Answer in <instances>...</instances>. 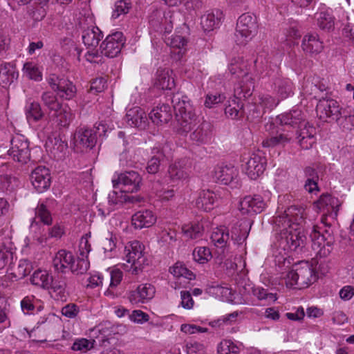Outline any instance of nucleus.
I'll use <instances>...</instances> for the list:
<instances>
[{
  "mask_svg": "<svg viewBox=\"0 0 354 354\" xmlns=\"http://www.w3.org/2000/svg\"><path fill=\"white\" fill-rule=\"evenodd\" d=\"M266 160L259 153H252L246 162L245 173L252 180L259 178L266 169Z\"/></svg>",
  "mask_w": 354,
  "mask_h": 354,
  "instance_id": "16",
  "label": "nucleus"
},
{
  "mask_svg": "<svg viewBox=\"0 0 354 354\" xmlns=\"http://www.w3.org/2000/svg\"><path fill=\"white\" fill-rule=\"evenodd\" d=\"M90 266L88 257L79 255L77 259L73 257L70 270L75 274H83L87 272Z\"/></svg>",
  "mask_w": 354,
  "mask_h": 354,
  "instance_id": "47",
  "label": "nucleus"
},
{
  "mask_svg": "<svg viewBox=\"0 0 354 354\" xmlns=\"http://www.w3.org/2000/svg\"><path fill=\"white\" fill-rule=\"evenodd\" d=\"M165 158L162 148L154 147L151 149V157L147 162L146 170L149 174H156L158 172L161 162Z\"/></svg>",
  "mask_w": 354,
  "mask_h": 354,
  "instance_id": "31",
  "label": "nucleus"
},
{
  "mask_svg": "<svg viewBox=\"0 0 354 354\" xmlns=\"http://www.w3.org/2000/svg\"><path fill=\"white\" fill-rule=\"evenodd\" d=\"M342 115L338 117V120H335L339 126L346 130H352L354 129V115L348 114L344 109Z\"/></svg>",
  "mask_w": 354,
  "mask_h": 354,
  "instance_id": "55",
  "label": "nucleus"
},
{
  "mask_svg": "<svg viewBox=\"0 0 354 354\" xmlns=\"http://www.w3.org/2000/svg\"><path fill=\"white\" fill-rule=\"evenodd\" d=\"M164 12L161 10H154L149 16V23L156 31H162Z\"/></svg>",
  "mask_w": 354,
  "mask_h": 354,
  "instance_id": "53",
  "label": "nucleus"
},
{
  "mask_svg": "<svg viewBox=\"0 0 354 354\" xmlns=\"http://www.w3.org/2000/svg\"><path fill=\"white\" fill-rule=\"evenodd\" d=\"M49 201L46 200L39 203L35 208V218L43 223L44 225H50L52 224V216L50 211L48 209Z\"/></svg>",
  "mask_w": 354,
  "mask_h": 354,
  "instance_id": "43",
  "label": "nucleus"
},
{
  "mask_svg": "<svg viewBox=\"0 0 354 354\" xmlns=\"http://www.w3.org/2000/svg\"><path fill=\"white\" fill-rule=\"evenodd\" d=\"M32 268L31 262L27 259H21L17 266H10L12 271L11 274L17 279H23L29 274Z\"/></svg>",
  "mask_w": 354,
  "mask_h": 354,
  "instance_id": "44",
  "label": "nucleus"
},
{
  "mask_svg": "<svg viewBox=\"0 0 354 354\" xmlns=\"http://www.w3.org/2000/svg\"><path fill=\"white\" fill-rule=\"evenodd\" d=\"M18 77L15 68L10 63L0 65V84L6 87L11 84Z\"/></svg>",
  "mask_w": 354,
  "mask_h": 354,
  "instance_id": "35",
  "label": "nucleus"
},
{
  "mask_svg": "<svg viewBox=\"0 0 354 354\" xmlns=\"http://www.w3.org/2000/svg\"><path fill=\"white\" fill-rule=\"evenodd\" d=\"M171 118V109L169 105L166 104H159L149 113V118L157 125L167 123Z\"/></svg>",
  "mask_w": 354,
  "mask_h": 354,
  "instance_id": "25",
  "label": "nucleus"
},
{
  "mask_svg": "<svg viewBox=\"0 0 354 354\" xmlns=\"http://www.w3.org/2000/svg\"><path fill=\"white\" fill-rule=\"evenodd\" d=\"M144 246L138 241H134L125 246V258L127 263H131L130 271L133 274L141 272L147 263V259L143 253Z\"/></svg>",
  "mask_w": 354,
  "mask_h": 354,
  "instance_id": "6",
  "label": "nucleus"
},
{
  "mask_svg": "<svg viewBox=\"0 0 354 354\" xmlns=\"http://www.w3.org/2000/svg\"><path fill=\"white\" fill-rule=\"evenodd\" d=\"M171 73V71L169 69H158L156 73V86L162 90L172 89L175 83Z\"/></svg>",
  "mask_w": 354,
  "mask_h": 354,
  "instance_id": "36",
  "label": "nucleus"
},
{
  "mask_svg": "<svg viewBox=\"0 0 354 354\" xmlns=\"http://www.w3.org/2000/svg\"><path fill=\"white\" fill-rule=\"evenodd\" d=\"M210 239L216 247L225 248L230 241L229 230L224 226L217 227L212 232Z\"/></svg>",
  "mask_w": 354,
  "mask_h": 354,
  "instance_id": "39",
  "label": "nucleus"
},
{
  "mask_svg": "<svg viewBox=\"0 0 354 354\" xmlns=\"http://www.w3.org/2000/svg\"><path fill=\"white\" fill-rule=\"evenodd\" d=\"M203 227L199 223L186 225L182 230L184 235L190 239H196L201 236Z\"/></svg>",
  "mask_w": 354,
  "mask_h": 354,
  "instance_id": "52",
  "label": "nucleus"
},
{
  "mask_svg": "<svg viewBox=\"0 0 354 354\" xmlns=\"http://www.w3.org/2000/svg\"><path fill=\"white\" fill-rule=\"evenodd\" d=\"M310 236L312 241V248L316 252L317 257L324 258L330 254L335 242L333 231L330 227L321 232L320 227L313 226Z\"/></svg>",
  "mask_w": 354,
  "mask_h": 354,
  "instance_id": "4",
  "label": "nucleus"
},
{
  "mask_svg": "<svg viewBox=\"0 0 354 354\" xmlns=\"http://www.w3.org/2000/svg\"><path fill=\"white\" fill-rule=\"evenodd\" d=\"M171 103L175 111L176 131L180 135H186L198 124V118L187 96L176 93L174 95Z\"/></svg>",
  "mask_w": 354,
  "mask_h": 354,
  "instance_id": "3",
  "label": "nucleus"
},
{
  "mask_svg": "<svg viewBox=\"0 0 354 354\" xmlns=\"http://www.w3.org/2000/svg\"><path fill=\"white\" fill-rule=\"evenodd\" d=\"M124 44L122 32H115L108 35L100 45L101 53L110 58L115 57Z\"/></svg>",
  "mask_w": 354,
  "mask_h": 354,
  "instance_id": "11",
  "label": "nucleus"
},
{
  "mask_svg": "<svg viewBox=\"0 0 354 354\" xmlns=\"http://www.w3.org/2000/svg\"><path fill=\"white\" fill-rule=\"evenodd\" d=\"M52 117L59 127L66 128L74 119V113L67 105H62L61 108L54 111Z\"/></svg>",
  "mask_w": 354,
  "mask_h": 354,
  "instance_id": "29",
  "label": "nucleus"
},
{
  "mask_svg": "<svg viewBox=\"0 0 354 354\" xmlns=\"http://www.w3.org/2000/svg\"><path fill=\"white\" fill-rule=\"evenodd\" d=\"M52 277L46 270H37L32 275L30 282L32 284L44 289H49L50 282H52L50 281Z\"/></svg>",
  "mask_w": 354,
  "mask_h": 354,
  "instance_id": "42",
  "label": "nucleus"
},
{
  "mask_svg": "<svg viewBox=\"0 0 354 354\" xmlns=\"http://www.w3.org/2000/svg\"><path fill=\"white\" fill-rule=\"evenodd\" d=\"M258 103L263 110L266 112L267 110H272L279 103V100L270 95H261L259 96Z\"/></svg>",
  "mask_w": 354,
  "mask_h": 354,
  "instance_id": "57",
  "label": "nucleus"
},
{
  "mask_svg": "<svg viewBox=\"0 0 354 354\" xmlns=\"http://www.w3.org/2000/svg\"><path fill=\"white\" fill-rule=\"evenodd\" d=\"M210 137V124L203 121L190 133L192 140L198 143H204L208 141Z\"/></svg>",
  "mask_w": 354,
  "mask_h": 354,
  "instance_id": "37",
  "label": "nucleus"
},
{
  "mask_svg": "<svg viewBox=\"0 0 354 354\" xmlns=\"http://www.w3.org/2000/svg\"><path fill=\"white\" fill-rule=\"evenodd\" d=\"M13 259V253L11 248L6 245L4 243H0V270L6 266H10Z\"/></svg>",
  "mask_w": 354,
  "mask_h": 354,
  "instance_id": "49",
  "label": "nucleus"
},
{
  "mask_svg": "<svg viewBox=\"0 0 354 354\" xmlns=\"http://www.w3.org/2000/svg\"><path fill=\"white\" fill-rule=\"evenodd\" d=\"M225 115L232 120L239 119L243 116V103L242 100L236 97H232L227 102L225 108Z\"/></svg>",
  "mask_w": 354,
  "mask_h": 354,
  "instance_id": "34",
  "label": "nucleus"
},
{
  "mask_svg": "<svg viewBox=\"0 0 354 354\" xmlns=\"http://www.w3.org/2000/svg\"><path fill=\"white\" fill-rule=\"evenodd\" d=\"M112 182L114 187L121 185L124 192H135L140 189L142 178L137 171H129L119 174Z\"/></svg>",
  "mask_w": 354,
  "mask_h": 354,
  "instance_id": "10",
  "label": "nucleus"
},
{
  "mask_svg": "<svg viewBox=\"0 0 354 354\" xmlns=\"http://www.w3.org/2000/svg\"><path fill=\"white\" fill-rule=\"evenodd\" d=\"M170 272L176 277H183L188 279L194 278V274L192 271L188 270L182 262H177L175 265L170 268Z\"/></svg>",
  "mask_w": 354,
  "mask_h": 354,
  "instance_id": "51",
  "label": "nucleus"
},
{
  "mask_svg": "<svg viewBox=\"0 0 354 354\" xmlns=\"http://www.w3.org/2000/svg\"><path fill=\"white\" fill-rule=\"evenodd\" d=\"M24 70L26 76L31 80L39 81L41 80V73L39 68L32 63H26L24 66Z\"/></svg>",
  "mask_w": 354,
  "mask_h": 354,
  "instance_id": "59",
  "label": "nucleus"
},
{
  "mask_svg": "<svg viewBox=\"0 0 354 354\" xmlns=\"http://www.w3.org/2000/svg\"><path fill=\"white\" fill-rule=\"evenodd\" d=\"M291 138L287 134L281 133L277 136H272L263 140V147H274L277 145L284 146L290 141Z\"/></svg>",
  "mask_w": 354,
  "mask_h": 354,
  "instance_id": "50",
  "label": "nucleus"
},
{
  "mask_svg": "<svg viewBox=\"0 0 354 354\" xmlns=\"http://www.w3.org/2000/svg\"><path fill=\"white\" fill-rule=\"evenodd\" d=\"M154 294L155 288L151 284H141L136 290L129 292V299L132 304L145 303L151 299Z\"/></svg>",
  "mask_w": 354,
  "mask_h": 354,
  "instance_id": "20",
  "label": "nucleus"
},
{
  "mask_svg": "<svg viewBox=\"0 0 354 354\" xmlns=\"http://www.w3.org/2000/svg\"><path fill=\"white\" fill-rule=\"evenodd\" d=\"M67 148V142L55 138L51 152L54 154L55 158H61L63 157L64 153L66 151Z\"/></svg>",
  "mask_w": 354,
  "mask_h": 354,
  "instance_id": "61",
  "label": "nucleus"
},
{
  "mask_svg": "<svg viewBox=\"0 0 354 354\" xmlns=\"http://www.w3.org/2000/svg\"><path fill=\"white\" fill-rule=\"evenodd\" d=\"M41 100L50 111H57L62 106L56 95L51 91L44 92L41 95Z\"/></svg>",
  "mask_w": 354,
  "mask_h": 354,
  "instance_id": "46",
  "label": "nucleus"
},
{
  "mask_svg": "<svg viewBox=\"0 0 354 354\" xmlns=\"http://www.w3.org/2000/svg\"><path fill=\"white\" fill-rule=\"evenodd\" d=\"M26 116L29 122H36L41 120L44 116V113L40 104L37 102L28 104L26 106Z\"/></svg>",
  "mask_w": 354,
  "mask_h": 354,
  "instance_id": "41",
  "label": "nucleus"
},
{
  "mask_svg": "<svg viewBox=\"0 0 354 354\" xmlns=\"http://www.w3.org/2000/svg\"><path fill=\"white\" fill-rule=\"evenodd\" d=\"M248 63L242 57L234 58L231 60L229 65L230 73L236 77H243L246 72L249 73L248 68Z\"/></svg>",
  "mask_w": 354,
  "mask_h": 354,
  "instance_id": "40",
  "label": "nucleus"
},
{
  "mask_svg": "<svg viewBox=\"0 0 354 354\" xmlns=\"http://www.w3.org/2000/svg\"><path fill=\"white\" fill-rule=\"evenodd\" d=\"M56 92L60 97L69 100L75 95L77 90L75 86L71 81L64 79L61 81L59 88L57 89Z\"/></svg>",
  "mask_w": 354,
  "mask_h": 354,
  "instance_id": "45",
  "label": "nucleus"
},
{
  "mask_svg": "<svg viewBox=\"0 0 354 354\" xmlns=\"http://www.w3.org/2000/svg\"><path fill=\"white\" fill-rule=\"evenodd\" d=\"M103 37L102 31L97 26L88 27L82 32V41L88 48H95Z\"/></svg>",
  "mask_w": 354,
  "mask_h": 354,
  "instance_id": "30",
  "label": "nucleus"
},
{
  "mask_svg": "<svg viewBox=\"0 0 354 354\" xmlns=\"http://www.w3.org/2000/svg\"><path fill=\"white\" fill-rule=\"evenodd\" d=\"M223 13L218 10L207 11L201 17V25L205 32L216 28L221 22Z\"/></svg>",
  "mask_w": 354,
  "mask_h": 354,
  "instance_id": "26",
  "label": "nucleus"
},
{
  "mask_svg": "<svg viewBox=\"0 0 354 354\" xmlns=\"http://www.w3.org/2000/svg\"><path fill=\"white\" fill-rule=\"evenodd\" d=\"M131 8V3L127 0H120L116 1L112 17L116 19L121 15L128 13Z\"/></svg>",
  "mask_w": 354,
  "mask_h": 354,
  "instance_id": "58",
  "label": "nucleus"
},
{
  "mask_svg": "<svg viewBox=\"0 0 354 354\" xmlns=\"http://www.w3.org/2000/svg\"><path fill=\"white\" fill-rule=\"evenodd\" d=\"M314 205L319 211L325 212L326 215L336 218L342 203L337 198L326 193L322 194Z\"/></svg>",
  "mask_w": 354,
  "mask_h": 354,
  "instance_id": "13",
  "label": "nucleus"
},
{
  "mask_svg": "<svg viewBox=\"0 0 354 354\" xmlns=\"http://www.w3.org/2000/svg\"><path fill=\"white\" fill-rule=\"evenodd\" d=\"M125 193L121 189L120 192H118L115 191H112L109 194L108 196V203L110 205H122L125 203Z\"/></svg>",
  "mask_w": 354,
  "mask_h": 354,
  "instance_id": "62",
  "label": "nucleus"
},
{
  "mask_svg": "<svg viewBox=\"0 0 354 354\" xmlns=\"http://www.w3.org/2000/svg\"><path fill=\"white\" fill-rule=\"evenodd\" d=\"M257 21L255 17L249 14H243L237 21L235 41L239 45H245L257 34Z\"/></svg>",
  "mask_w": 354,
  "mask_h": 354,
  "instance_id": "5",
  "label": "nucleus"
},
{
  "mask_svg": "<svg viewBox=\"0 0 354 354\" xmlns=\"http://www.w3.org/2000/svg\"><path fill=\"white\" fill-rule=\"evenodd\" d=\"M296 133L298 142L303 149H308L315 143L316 129L310 125L306 119L297 127Z\"/></svg>",
  "mask_w": 354,
  "mask_h": 354,
  "instance_id": "15",
  "label": "nucleus"
},
{
  "mask_svg": "<svg viewBox=\"0 0 354 354\" xmlns=\"http://www.w3.org/2000/svg\"><path fill=\"white\" fill-rule=\"evenodd\" d=\"M97 142V130L87 127L78 128L74 135L75 149L84 152L93 149Z\"/></svg>",
  "mask_w": 354,
  "mask_h": 354,
  "instance_id": "8",
  "label": "nucleus"
},
{
  "mask_svg": "<svg viewBox=\"0 0 354 354\" xmlns=\"http://www.w3.org/2000/svg\"><path fill=\"white\" fill-rule=\"evenodd\" d=\"M304 213L302 207L292 205L283 212H278L273 218L275 245L284 255L290 252L299 253L306 245V236L300 227L304 222Z\"/></svg>",
  "mask_w": 354,
  "mask_h": 354,
  "instance_id": "1",
  "label": "nucleus"
},
{
  "mask_svg": "<svg viewBox=\"0 0 354 354\" xmlns=\"http://www.w3.org/2000/svg\"><path fill=\"white\" fill-rule=\"evenodd\" d=\"M216 195L209 190H203L196 201V205L198 209L208 212L214 208Z\"/></svg>",
  "mask_w": 354,
  "mask_h": 354,
  "instance_id": "38",
  "label": "nucleus"
},
{
  "mask_svg": "<svg viewBox=\"0 0 354 354\" xmlns=\"http://www.w3.org/2000/svg\"><path fill=\"white\" fill-rule=\"evenodd\" d=\"M301 48L306 55L314 57L322 51L324 45L317 34L310 33L303 37Z\"/></svg>",
  "mask_w": 354,
  "mask_h": 354,
  "instance_id": "17",
  "label": "nucleus"
},
{
  "mask_svg": "<svg viewBox=\"0 0 354 354\" xmlns=\"http://www.w3.org/2000/svg\"><path fill=\"white\" fill-rule=\"evenodd\" d=\"M344 109L333 99H320L316 106V111L319 118L326 121L331 122L338 120V117L344 113Z\"/></svg>",
  "mask_w": 354,
  "mask_h": 354,
  "instance_id": "9",
  "label": "nucleus"
},
{
  "mask_svg": "<svg viewBox=\"0 0 354 354\" xmlns=\"http://www.w3.org/2000/svg\"><path fill=\"white\" fill-rule=\"evenodd\" d=\"M127 122L131 127L145 129L147 123L145 112L138 106L130 109L126 114Z\"/></svg>",
  "mask_w": 354,
  "mask_h": 354,
  "instance_id": "24",
  "label": "nucleus"
},
{
  "mask_svg": "<svg viewBox=\"0 0 354 354\" xmlns=\"http://www.w3.org/2000/svg\"><path fill=\"white\" fill-rule=\"evenodd\" d=\"M30 180L38 192H44L50 185V174L48 169L42 166L36 167L31 173Z\"/></svg>",
  "mask_w": 354,
  "mask_h": 354,
  "instance_id": "14",
  "label": "nucleus"
},
{
  "mask_svg": "<svg viewBox=\"0 0 354 354\" xmlns=\"http://www.w3.org/2000/svg\"><path fill=\"white\" fill-rule=\"evenodd\" d=\"M274 85V91L281 99H286L293 93V84L288 78L277 77Z\"/></svg>",
  "mask_w": 354,
  "mask_h": 354,
  "instance_id": "33",
  "label": "nucleus"
},
{
  "mask_svg": "<svg viewBox=\"0 0 354 354\" xmlns=\"http://www.w3.org/2000/svg\"><path fill=\"white\" fill-rule=\"evenodd\" d=\"M90 236V234H86L81 238L79 243V252L80 256L88 257V254L91 250V246L88 241Z\"/></svg>",
  "mask_w": 354,
  "mask_h": 354,
  "instance_id": "64",
  "label": "nucleus"
},
{
  "mask_svg": "<svg viewBox=\"0 0 354 354\" xmlns=\"http://www.w3.org/2000/svg\"><path fill=\"white\" fill-rule=\"evenodd\" d=\"M187 162V160L180 159L169 165L168 175L171 182L177 183L189 177V166Z\"/></svg>",
  "mask_w": 354,
  "mask_h": 354,
  "instance_id": "18",
  "label": "nucleus"
},
{
  "mask_svg": "<svg viewBox=\"0 0 354 354\" xmlns=\"http://www.w3.org/2000/svg\"><path fill=\"white\" fill-rule=\"evenodd\" d=\"M266 203L260 195L246 196L239 203V209L243 215H254L262 212Z\"/></svg>",
  "mask_w": 354,
  "mask_h": 354,
  "instance_id": "12",
  "label": "nucleus"
},
{
  "mask_svg": "<svg viewBox=\"0 0 354 354\" xmlns=\"http://www.w3.org/2000/svg\"><path fill=\"white\" fill-rule=\"evenodd\" d=\"M49 289L50 294L56 300L66 301L68 294L66 291V283L64 279L52 277Z\"/></svg>",
  "mask_w": 354,
  "mask_h": 354,
  "instance_id": "32",
  "label": "nucleus"
},
{
  "mask_svg": "<svg viewBox=\"0 0 354 354\" xmlns=\"http://www.w3.org/2000/svg\"><path fill=\"white\" fill-rule=\"evenodd\" d=\"M156 221V216L152 211L149 209L141 210L136 212L131 218L132 225L136 229L149 227Z\"/></svg>",
  "mask_w": 354,
  "mask_h": 354,
  "instance_id": "23",
  "label": "nucleus"
},
{
  "mask_svg": "<svg viewBox=\"0 0 354 354\" xmlns=\"http://www.w3.org/2000/svg\"><path fill=\"white\" fill-rule=\"evenodd\" d=\"M11 147L8 150L9 156L12 159L22 164L26 163L30 158L29 142L21 134L13 136L10 141Z\"/></svg>",
  "mask_w": 354,
  "mask_h": 354,
  "instance_id": "7",
  "label": "nucleus"
},
{
  "mask_svg": "<svg viewBox=\"0 0 354 354\" xmlns=\"http://www.w3.org/2000/svg\"><path fill=\"white\" fill-rule=\"evenodd\" d=\"M317 25L321 29L330 30L334 25L332 17L326 12H320L317 17Z\"/></svg>",
  "mask_w": 354,
  "mask_h": 354,
  "instance_id": "60",
  "label": "nucleus"
},
{
  "mask_svg": "<svg viewBox=\"0 0 354 354\" xmlns=\"http://www.w3.org/2000/svg\"><path fill=\"white\" fill-rule=\"evenodd\" d=\"M252 292L259 300H269L272 301L277 300V297L274 294L268 292V290L263 288H254L252 290Z\"/></svg>",
  "mask_w": 354,
  "mask_h": 354,
  "instance_id": "63",
  "label": "nucleus"
},
{
  "mask_svg": "<svg viewBox=\"0 0 354 354\" xmlns=\"http://www.w3.org/2000/svg\"><path fill=\"white\" fill-rule=\"evenodd\" d=\"M193 257L196 261L200 263H205L212 258V254L209 248L199 247L194 250Z\"/></svg>",
  "mask_w": 354,
  "mask_h": 354,
  "instance_id": "56",
  "label": "nucleus"
},
{
  "mask_svg": "<svg viewBox=\"0 0 354 354\" xmlns=\"http://www.w3.org/2000/svg\"><path fill=\"white\" fill-rule=\"evenodd\" d=\"M254 88V80L252 75L246 72L242 80L234 88V97L241 100L250 97Z\"/></svg>",
  "mask_w": 354,
  "mask_h": 354,
  "instance_id": "19",
  "label": "nucleus"
},
{
  "mask_svg": "<svg viewBox=\"0 0 354 354\" xmlns=\"http://www.w3.org/2000/svg\"><path fill=\"white\" fill-rule=\"evenodd\" d=\"M73 255L71 252L60 250L53 259V266L55 271L64 273L66 269L71 268L73 263Z\"/></svg>",
  "mask_w": 354,
  "mask_h": 354,
  "instance_id": "27",
  "label": "nucleus"
},
{
  "mask_svg": "<svg viewBox=\"0 0 354 354\" xmlns=\"http://www.w3.org/2000/svg\"><path fill=\"white\" fill-rule=\"evenodd\" d=\"M219 354H239V348L231 340H223L218 346Z\"/></svg>",
  "mask_w": 354,
  "mask_h": 354,
  "instance_id": "54",
  "label": "nucleus"
},
{
  "mask_svg": "<svg viewBox=\"0 0 354 354\" xmlns=\"http://www.w3.org/2000/svg\"><path fill=\"white\" fill-rule=\"evenodd\" d=\"M305 120L304 113L299 109H292L289 112L283 113L276 118V122L281 125H287L297 128Z\"/></svg>",
  "mask_w": 354,
  "mask_h": 354,
  "instance_id": "21",
  "label": "nucleus"
},
{
  "mask_svg": "<svg viewBox=\"0 0 354 354\" xmlns=\"http://www.w3.org/2000/svg\"><path fill=\"white\" fill-rule=\"evenodd\" d=\"M238 175L234 167L222 165L218 166L214 171L215 178L222 184L229 185L232 183Z\"/></svg>",
  "mask_w": 354,
  "mask_h": 354,
  "instance_id": "28",
  "label": "nucleus"
},
{
  "mask_svg": "<svg viewBox=\"0 0 354 354\" xmlns=\"http://www.w3.org/2000/svg\"><path fill=\"white\" fill-rule=\"evenodd\" d=\"M276 265L278 271L281 274V277L286 279L287 286H298L299 288L308 287L317 280V276L314 269L307 261H302L290 270V262L283 254L276 257Z\"/></svg>",
  "mask_w": 354,
  "mask_h": 354,
  "instance_id": "2",
  "label": "nucleus"
},
{
  "mask_svg": "<svg viewBox=\"0 0 354 354\" xmlns=\"http://www.w3.org/2000/svg\"><path fill=\"white\" fill-rule=\"evenodd\" d=\"M252 221L243 219L236 224L231 231V240L234 243L240 245L243 243L248 236Z\"/></svg>",
  "mask_w": 354,
  "mask_h": 354,
  "instance_id": "22",
  "label": "nucleus"
},
{
  "mask_svg": "<svg viewBox=\"0 0 354 354\" xmlns=\"http://www.w3.org/2000/svg\"><path fill=\"white\" fill-rule=\"evenodd\" d=\"M95 344L94 339L78 338L75 340L71 348L75 351H80L81 354H84L94 348Z\"/></svg>",
  "mask_w": 354,
  "mask_h": 354,
  "instance_id": "48",
  "label": "nucleus"
}]
</instances>
